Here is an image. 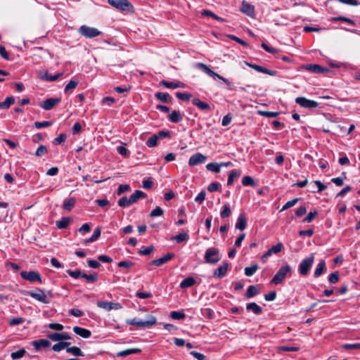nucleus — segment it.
<instances>
[{"label": "nucleus", "mask_w": 360, "mask_h": 360, "mask_svg": "<svg viewBox=\"0 0 360 360\" xmlns=\"http://www.w3.org/2000/svg\"><path fill=\"white\" fill-rule=\"evenodd\" d=\"M26 294L44 304H49L50 302V299L53 297V294L51 290L45 292L41 288H36L34 291H27Z\"/></svg>", "instance_id": "1"}, {"label": "nucleus", "mask_w": 360, "mask_h": 360, "mask_svg": "<svg viewBox=\"0 0 360 360\" xmlns=\"http://www.w3.org/2000/svg\"><path fill=\"white\" fill-rule=\"evenodd\" d=\"M196 67L199 70L206 73L210 77H212L214 79H219L220 80H222L226 84L228 89H232L230 86L231 82L226 78H224V77L219 75L218 73L211 70L210 67L207 66L206 64H204L202 63H196Z\"/></svg>", "instance_id": "2"}, {"label": "nucleus", "mask_w": 360, "mask_h": 360, "mask_svg": "<svg viewBox=\"0 0 360 360\" xmlns=\"http://www.w3.org/2000/svg\"><path fill=\"white\" fill-rule=\"evenodd\" d=\"M157 322V319L153 315H148L146 321H139L136 319H127L126 323L131 326H135L139 328H150Z\"/></svg>", "instance_id": "3"}, {"label": "nucleus", "mask_w": 360, "mask_h": 360, "mask_svg": "<svg viewBox=\"0 0 360 360\" xmlns=\"http://www.w3.org/2000/svg\"><path fill=\"white\" fill-rule=\"evenodd\" d=\"M108 4L120 11L134 12V7L128 0H108Z\"/></svg>", "instance_id": "4"}, {"label": "nucleus", "mask_w": 360, "mask_h": 360, "mask_svg": "<svg viewBox=\"0 0 360 360\" xmlns=\"http://www.w3.org/2000/svg\"><path fill=\"white\" fill-rule=\"evenodd\" d=\"M291 271L292 268L288 264L281 266L271 279V283L275 285L281 283L285 280L287 274L290 273Z\"/></svg>", "instance_id": "5"}, {"label": "nucleus", "mask_w": 360, "mask_h": 360, "mask_svg": "<svg viewBox=\"0 0 360 360\" xmlns=\"http://www.w3.org/2000/svg\"><path fill=\"white\" fill-rule=\"evenodd\" d=\"M205 262L209 264H216L220 260L219 251L216 248L207 249L205 254Z\"/></svg>", "instance_id": "6"}, {"label": "nucleus", "mask_w": 360, "mask_h": 360, "mask_svg": "<svg viewBox=\"0 0 360 360\" xmlns=\"http://www.w3.org/2000/svg\"><path fill=\"white\" fill-rule=\"evenodd\" d=\"M79 33L86 38H94L101 35L102 32L96 28L89 27L87 25H82L78 30Z\"/></svg>", "instance_id": "7"}, {"label": "nucleus", "mask_w": 360, "mask_h": 360, "mask_svg": "<svg viewBox=\"0 0 360 360\" xmlns=\"http://www.w3.org/2000/svg\"><path fill=\"white\" fill-rule=\"evenodd\" d=\"M314 260V254H311L309 257L304 258L299 265V271L302 276L308 274Z\"/></svg>", "instance_id": "8"}, {"label": "nucleus", "mask_w": 360, "mask_h": 360, "mask_svg": "<svg viewBox=\"0 0 360 360\" xmlns=\"http://www.w3.org/2000/svg\"><path fill=\"white\" fill-rule=\"evenodd\" d=\"M20 274V276L22 277V278H23V279H25L26 281H30L31 283H34V282H38L39 283H42L41 276V274L38 271H22Z\"/></svg>", "instance_id": "9"}, {"label": "nucleus", "mask_w": 360, "mask_h": 360, "mask_svg": "<svg viewBox=\"0 0 360 360\" xmlns=\"http://www.w3.org/2000/svg\"><path fill=\"white\" fill-rule=\"evenodd\" d=\"M304 69L308 70L311 72L316 73V74H326L330 72L331 70L328 68H324L318 64H307L304 65Z\"/></svg>", "instance_id": "10"}, {"label": "nucleus", "mask_w": 360, "mask_h": 360, "mask_svg": "<svg viewBox=\"0 0 360 360\" xmlns=\"http://www.w3.org/2000/svg\"><path fill=\"white\" fill-rule=\"evenodd\" d=\"M295 102L301 107L309 109L315 108L319 106V103L316 101L307 99L305 97H297L295 99Z\"/></svg>", "instance_id": "11"}, {"label": "nucleus", "mask_w": 360, "mask_h": 360, "mask_svg": "<svg viewBox=\"0 0 360 360\" xmlns=\"http://www.w3.org/2000/svg\"><path fill=\"white\" fill-rule=\"evenodd\" d=\"M60 98H49L41 103L39 105L45 110H50L60 103Z\"/></svg>", "instance_id": "12"}, {"label": "nucleus", "mask_w": 360, "mask_h": 360, "mask_svg": "<svg viewBox=\"0 0 360 360\" xmlns=\"http://www.w3.org/2000/svg\"><path fill=\"white\" fill-rule=\"evenodd\" d=\"M97 306L107 311L112 309L117 310L122 308V305L118 302H110L107 301H98L97 302Z\"/></svg>", "instance_id": "13"}, {"label": "nucleus", "mask_w": 360, "mask_h": 360, "mask_svg": "<svg viewBox=\"0 0 360 360\" xmlns=\"http://www.w3.org/2000/svg\"><path fill=\"white\" fill-rule=\"evenodd\" d=\"M207 160V157L202 153H197L193 155L188 160V165L191 167L204 163Z\"/></svg>", "instance_id": "14"}, {"label": "nucleus", "mask_w": 360, "mask_h": 360, "mask_svg": "<svg viewBox=\"0 0 360 360\" xmlns=\"http://www.w3.org/2000/svg\"><path fill=\"white\" fill-rule=\"evenodd\" d=\"M244 63L253 68L254 70H255L256 71L259 72H262V73H264V74H267L269 75H271V76H276V71L275 70H269V69H267L266 68H264L261 65H257V64H253V63H250L247 61H244Z\"/></svg>", "instance_id": "15"}, {"label": "nucleus", "mask_w": 360, "mask_h": 360, "mask_svg": "<svg viewBox=\"0 0 360 360\" xmlns=\"http://www.w3.org/2000/svg\"><path fill=\"white\" fill-rule=\"evenodd\" d=\"M174 257V253L168 252L167 254L165 255L163 257H160L159 259L152 260L149 263V264L150 265H154V266H160L167 263V262H169V260H171Z\"/></svg>", "instance_id": "16"}, {"label": "nucleus", "mask_w": 360, "mask_h": 360, "mask_svg": "<svg viewBox=\"0 0 360 360\" xmlns=\"http://www.w3.org/2000/svg\"><path fill=\"white\" fill-rule=\"evenodd\" d=\"M229 264L228 262H224L223 264L214 271L213 276L217 278L224 277L227 273Z\"/></svg>", "instance_id": "17"}, {"label": "nucleus", "mask_w": 360, "mask_h": 360, "mask_svg": "<svg viewBox=\"0 0 360 360\" xmlns=\"http://www.w3.org/2000/svg\"><path fill=\"white\" fill-rule=\"evenodd\" d=\"M48 338L52 341H60L70 340L71 338L66 332L62 333H53L48 335Z\"/></svg>", "instance_id": "18"}, {"label": "nucleus", "mask_w": 360, "mask_h": 360, "mask_svg": "<svg viewBox=\"0 0 360 360\" xmlns=\"http://www.w3.org/2000/svg\"><path fill=\"white\" fill-rule=\"evenodd\" d=\"M192 103L194 105L197 106L201 110H203V111L211 110L210 105L207 103L203 102L198 98H194L192 100Z\"/></svg>", "instance_id": "19"}, {"label": "nucleus", "mask_w": 360, "mask_h": 360, "mask_svg": "<svg viewBox=\"0 0 360 360\" xmlns=\"http://www.w3.org/2000/svg\"><path fill=\"white\" fill-rule=\"evenodd\" d=\"M73 331L78 335L84 338H89L91 335L89 330L79 326L73 327Z\"/></svg>", "instance_id": "20"}, {"label": "nucleus", "mask_w": 360, "mask_h": 360, "mask_svg": "<svg viewBox=\"0 0 360 360\" xmlns=\"http://www.w3.org/2000/svg\"><path fill=\"white\" fill-rule=\"evenodd\" d=\"M168 117L169 121L173 123H179L183 120V114L176 110H172Z\"/></svg>", "instance_id": "21"}, {"label": "nucleus", "mask_w": 360, "mask_h": 360, "mask_svg": "<svg viewBox=\"0 0 360 360\" xmlns=\"http://www.w3.org/2000/svg\"><path fill=\"white\" fill-rule=\"evenodd\" d=\"M240 10L243 13L248 16H252L255 13V7L251 4L246 3L245 1L242 3Z\"/></svg>", "instance_id": "22"}, {"label": "nucleus", "mask_w": 360, "mask_h": 360, "mask_svg": "<svg viewBox=\"0 0 360 360\" xmlns=\"http://www.w3.org/2000/svg\"><path fill=\"white\" fill-rule=\"evenodd\" d=\"M51 345L50 342L45 339H40L32 342V345L36 350H39L41 348H46L49 347Z\"/></svg>", "instance_id": "23"}, {"label": "nucleus", "mask_w": 360, "mask_h": 360, "mask_svg": "<svg viewBox=\"0 0 360 360\" xmlns=\"http://www.w3.org/2000/svg\"><path fill=\"white\" fill-rule=\"evenodd\" d=\"M247 219L245 214H240L238 217L237 222L236 224V229L240 231H243L246 228Z\"/></svg>", "instance_id": "24"}, {"label": "nucleus", "mask_w": 360, "mask_h": 360, "mask_svg": "<svg viewBox=\"0 0 360 360\" xmlns=\"http://www.w3.org/2000/svg\"><path fill=\"white\" fill-rule=\"evenodd\" d=\"M147 197V194L140 190H136L135 192L131 195L129 197L131 205L136 202L141 198H146Z\"/></svg>", "instance_id": "25"}, {"label": "nucleus", "mask_w": 360, "mask_h": 360, "mask_svg": "<svg viewBox=\"0 0 360 360\" xmlns=\"http://www.w3.org/2000/svg\"><path fill=\"white\" fill-rule=\"evenodd\" d=\"M326 271V266L324 260H321L317 264L314 271V277L318 278Z\"/></svg>", "instance_id": "26"}, {"label": "nucleus", "mask_w": 360, "mask_h": 360, "mask_svg": "<svg viewBox=\"0 0 360 360\" xmlns=\"http://www.w3.org/2000/svg\"><path fill=\"white\" fill-rule=\"evenodd\" d=\"M75 203L76 198L75 197H71L64 201L62 207L64 210L70 212L74 207Z\"/></svg>", "instance_id": "27"}, {"label": "nucleus", "mask_w": 360, "mask_h": 360, "mask_svg": "<svg viewBox=\"0 0 360 360\" xmlns=\"http://www.w3.org/2000/svg\"><path fill=\"white\" fill-rule=\"evenodd\" d=\"M246 309L252 311L255 314L259 315L262 313V308L255 302H250L247 304Z\"/></svg>", "instance_id": "28"}, {"label": "nucleus", "mask_w": 360, "mask_h": 360, "mask_svg": "<svg viewBox=\"0 0 360 360\" xmlns=\"http://www.w3.org/2000/svg\"><path fill=\"white\" fill-rule=\"evenodd\" d=\"M141 352V350L139 348L127 349L117 352V356L124 357V356H129L131 354H139Z\"/></svg>", "instance_id": "29"}, {"label": "nucleus", "mask_w": 360, "mask_h": 360, "mask_svg": "<svg viewBox=\"0 0 360 360\" xmlns=\"http://www.w3.org/2000/svg\"><path fill=\"white\" fill-rule=\"evenodd\" d=\"M241 175V171L238 169H233L230 172L228 177L227 185L231 186L233 184L235 179L238 178Z\"/></svg>", "instance_id": "30"}, {"label": "nucleus", "mask_w": 360, "mask_h": 360, "mask_svg": "<svg viewBox=\"0 0 360 360\" xmlns=\"http://www.w3.org/2000/svg\"><path fill=\"white\" fill-rule=\"evenodd\" d=\"M283 248L282 243L279 242L276 245L272 246L266 253L265 256H271L273 254L279 253Z\"/></svg>", "instance_id": "31"}, {"label": "nucleus", "mask_w": 360, "mask_h": 360, "mask_svg": "<svg viewBox=\"0 0 360 360\" xmlns=\"http://www.w3.org/2000/svg\"><path fill=\"white\" fill-rule=\"evenodd\" d=\"M160 84L164 86L165 87L169 88V89H176V88L184 86V84L180 82H168L166 80H162L160 82Z\"/></svg>", "instance_id": "32"}, {"label": "nucleus", "mask_w": 360, "mask_h": 360, "mask_svg": "<svg viewBox=\"0 0 360 360\" xmlns=\"http://www.w3.org/2000/svg\"><path fill=\"white\" fill-rule=\"evenodd\" d=\"M259 290L257 285H250L245 293L246 298H251L259 294Z\"/></svg>", "instance_id": "33"}, {"label": "nucleus", "mask_w": 360, "mask_h": 360, "mask_svg": "<svg viewBox=\"0 0 360 360\" xmlns=\"http://www.w3.org/2000/svg\"><path fill=\"white\" fill-rule=\"evenodd\" d=\"M155 96L156 98L165 103H169L172 100V97L167 93L157 92Z\"/></svg>", "instance_id": "34"}, {"label": "nucleus", "mask_w": 360, "mask_h": 360, "mask_svg": "<svg viewBox=\"0 0 360 360\" xmlns=\"http://www.w3.org/2000/svg\"><path fill=\"white\" fill-rule=\"evenodd\" d=\"M195 283V280L193 277H187L184 280H183L180 283V288H188L189 287L193 286Z\"/></svg>", "instance_id": "35"}, {"label": "nucleus", "mask_w": 360, "mask_h": 360, "mask_svg": "<svg viewBox=\"0 0 360 360\" xmlns=\"http://www.w3.org/2000/svg\"><path fill=\"white\" fill-rule=\"evenodd\" d=\"M242 184L244 186H252V187H255L257 185V182L250 176H244L242 179Z\"/></svg>", "instance_id": "36"}, {"label": "nucleus", "mask_w": 360, "mask_h": 360, "mask_svg": "<svg viewBox=\"0 0 360 360\" xmlns=\"http://www.w3.org/2000/svg\"><path fill=\"white\" fill-rule=\"evenodd\" d=\"M329 21L330 22H339V21H341V22H347L350 25H355V22L350 19V18H348L347 17H344V16H339V17H331L328 19Z\"/></svg>", "instance_id": "37"}, {"label": "nucleus", "mask_w": 360, "mask_h": 360, "mask_svg": "<svg viewBox=\"0 0 360 360\" xmlns=\"http://www.w3.org/2000/svg\"><path fill=\"white\" fill-rule=\"evenodd\" d=\"M15 103L13 96H8L4 102L0 103V108L8 109L10 106Z\"/></svg>", "instance_id": "38"}, {"label": "nucleus", "mask_w": 360, "mask_h": 360, "mask_svg": "<svg viewBox=\"0 0 360 360\" xmlns=\"http://www.w3.org/2000/svg\"><path fill=\"white\" fill-rule=\"evenodd\" d=\"M67 352L72 354L75 356H84V352L80 349V348L72 346L71 347H68Z\"/></svg>", "instance_id": "39"}, {"label": "nucleus", "mask_w": 360, "mask_h": 360, "mask_svg": "<svg viewBox=\"0 0 360 360\" xmlns=\"http://www.w3.org/2000/svg\"><path fill=\"white\" fill-rule=\"evenodd\" d=\"M82 278H84L85 280H86V281L88 283H95V282L97 281V280H98V274L95 273V272H94L91 274H86L83 273L82 275Z\"/></svg>", "instance_id": "40"}, {"label": "nucleus", "mask_w": 360, "mask_h": 360, "mask_svg": "<svg viewBox=\"0 0 360 360\" xmlns=\"http://www.w3.org/2000/svg\"><path fill=\"white\" fill-rule=\"evenodd\" d=\"M70 222L69 217H63L61 220L56 221V226L60 229H64L68 227Z\"/></svg>", "instance_id": "41"}, {"label": "nucleus", "mask_w": 360, "mask_h": 360, "mask_svg": "<svg viewBox=\"0 0 360 360\" xmlns=\"http://www.w3.org/2000/svg\"><path fill=\"white\" fill-rule=\"evenodd\" d=\"M259 266L257 264H254L251 265L250 266H248L245 268V274L247 276H251L257 271L258 269Z\"/></svg>", "instance_id": "42"}, {"label": "nucleus", "mask_w": 360, "mask_h": 360, "mask_svg": "<svg viewBox=\"0 0 360 360\" xmlns=\"http://www.w3.org/2000/svg\"><path fill=\"white\" fill-rule=\"evenodd\" d=\"M220 167L221 164H218L216 162H210L206 165V168L207 170L215 173H219L220 172Z\"/></svg>", "instance_id": "43"}, {"label": "nucleus", "mask_w": 360, "mask_h": 360, "mask_svg": "<svg viewBox=\"0 0 360 360\" xmlns=\"http://www.w3.org/2000/svg\"><path fill=\"white\" fill-rule=\"evenodd\" d=\"M101 232V229L98 227L96 228L94 230L93 235L89 238H88L85 240V243H92V242L96 241L100 237Z\"/></svg>", "instance_id": "44"}, {"label": "nucleus", "mask_w": 360, "mask_h": 360, "mask_svg": "<svg viewBox=\"0 0 360 360\" xmlns=\"http://www.w3.org/2000/svg\"><path fill=\"white\" fill-rule=\"evenodd\" d=\"M118 206L121 207H129L131 205L129 198L127 196L122 197L117 202Z\"/></svg>", "instance_id": "45"}, {"label": "nucleus", "mask_w": 360, "mask_h": 360, "mask_svg": "<svg viewBox=\"0 0 360 360\" xmlns=\"http://www.w3.org/2000/svg\"><path fill=\"white\" fill-rule=\"evenodd\" d=\"M78 84V82L71 80L65 87L64 91L65 94L72 93V90L76 88Z\"/></svg>", "instance_id": "46"}, {"label": "nucleus", "mask_w": 360, "mask_h": 360, "mask_svg": "<svg viewBox=\"0 0 360 360\" xmlns=\"http://www.w3.org/2000/svg\"><path fill=\"white\" fill-rule=\"evenodd\" d=\"M175 95L177 98L184 101H188L192 97V94L186 92H176Z\"/></svg>", "instance_id": "47"}, {"label": "nucleus", "mask_w": 360, "mask_h": 360, "mask_svg": "<svg viewBox=\"0 0 360 360\" xmlns=\"http://www.w3.org/2000/svg\"><path fill=\"white\" fill-rule=\"evenodd\" d=\"M25 353H26V351L25 349H20L16 352H12L11 354V357L13 360L19 359L22 358V356H24Z\"/></svg>", "instance_id": "48"}, {"label": "nucleus", "mask_w": 360, "mask_h": 360, "mask_svg": "<svg viewBox=\"0 0 360 360\" xmlns=\"http://www.w3.org/2000/svg\"><path fill=\"white\" fill-rule=\"evenodd\" d=\"M66 272L69 276H70L71 277H72L75 279L82 278V275L83 274V272L79 269H77L75 271H72L71 269H68L66 271Z\"/></svg>", "instance_id": "49"}, {"label": "nucleus", "mask_w": 360, "mask_h": 360, "mask_svg": "<svg viewBox=\"0 0 360 360\" xmlns=\"http://www.w3.org/2000/svg\"><path fill=\"white\" fill-rule=\"evenodd\" d=\"M202 15H203V16H210L212 18H214V19H215V20H217L218 21H221V22L224 21V20L222 18L217 15L216 14H214V13H212V11H208V10L203 11L202 12Z\"/></svg>", "instance_id": "50"}, {"label": "nucleus", "mask_w": 360, "mask_h": 360, "mask_svg": "<svg viewBox=\"0 0 360 360\" xmlns=\"http://www.w3.org/2000/svg\"><path fill=\"white\" fill-rule=\"evenodd\" d=\"M48 153V149L46 146L40 145L35 152V155L37 157H41Z\"/></svg>", "instance_id": "51"}, {"label": "nucleus", "mask_w": 360, "mask_h": 360, "mask_svg": "<svg viewBox=\"0 0 360 360\" xmlns=\"http://www.w3.org/2000/svg\"><path fill=\"white\" fill-rule=\"evenodd\" d=\"M158 141V136L155 134H154L147 140L146 145L149 148L155 147L157 146Z\"/></svg>", "instance_id": "52"}, {"label": "nucleus", "mask_w": 360, "mask_h": 360, "mask_svg": "<svg viewBox=\"0 0 360 360\" xmlns=\"http://www.w3.org/2000/svg\"><path fill=\"white\" fill-rule=\"evenodd\" d=\"M231 211L228 204L223 206V210L221 211L220 216L221 218H226L231 215Z\"/></svg>", "instance_id": "53"}, {"label": "nucleus", "mask_w": 360, "mask_h": 360, "mask_svg": "<svg viewBox=\"0 0 360 360\" xmlns=\"http://www.w3.org/2000/svg\"><path fill=\"white\" fill-rule=\"evenodd\" d=\"M186 316L183 311H173L170 314V317L175 320H181L184 319Z\"/></svg>", "instance_id": "54"}, {"label": "nucleus", "mask_w": 360, "mask_h": 360, "mask_svg": "<svg viewBox=\"0 0 360 360\" xmlns=\"http://www.w3.org/2000/svg\"><path fill=\"white\" fill-rule=\"evenodd\" d=\"M188 238H189V236L186 233H182L176 235L174 237V239L176 241V243H181L183 241L188 240Z\"/></svg>", "instance_id": "55"}, {"label": "nucleus", "mask_w": 360, "mask_h": 360, "mask_svg": "<svg viewBox=\"0 0 360 360\" xmlns=\"http://www.w3.org/2000/svg\"><path fill=\"white\" fill-rule=\"evenodd\" d=\"M130 191V186L129 184H120L117 190V194L118 195H122L123 193L128 192Z\"/></svg>", "instance_id": "56"}, {"label": "nucleus", "mask_w": 360, "mask_h": 360, "mask_svg": "<svg viewBox=\"0 0 360 360\" xmlns=\"http://www.w3.org/2000/svg\"><path fill=\"white\" fill-rule=\"evenodd\" d=\"M319 213L317 211L310 212L307 216L302 220L303 223H309L311 222L316 216H318Z\"/></svg>", "instance_id": "57"}, {"label": "nucleus", "mask_w": 360, "mask_h": 360, "mask_svg": "<svg viewBox=\"0 0 360 360\" xmlns=\"http://www.w3.org/2000/svg\"><path fill=\"white\" fill-rule=\"evenodd\" d=\"M341 347L345 350L359 349H360V343L343 344L341 345Z\"/></svg>", "instance_id": "58"}, {"label": "nucleus", "mask_w": 360, "mask_h": 360, "mask_svg": "<svg viewBox=\"0 0 360 360\" xmlns=\"http://www.w3.org/2000/svg\"><path fill=\"white\" fill-rule=\"evenodd\" d=\"M67 135L65 134H60L58 136L54 139L53 143L55 145H59L65 142L66 140Z\"/></svg>", "instance_id": "59"}, {"label": "nucleus", "mask_w": 360, "mask_h": 360, "mask_svg": "<svg viewBox=\"0 0 360 360\" xmlns=\"http://www.w3.org/2000/svg\"><path fill=\"white\" fill-rule=\"evenodd\" d=\"M339 276H340L339 272L338 271H336L330 274L329 278H328V281L330 283H336L339 281Z\"/></svg>", "instance_id": "60"}, {"label": "nucleus", "mask_w": 360, "mask_h": 360, "mask_svg": "<svg viewBox=\"0 0 360 360\" xmlns=\"http://www.w3.org/2000/svg\"><path fill=\"white\" fill-rule=\"evenodd\" d=\"M342 175L344 176V177H335V178H333L331 179V181L333 183H334L336 186H341L344 184V182H343V180L344 179H346V174L345 172H343L342 173Z\"/></svg>", "instance_id": "61"}, {"label": "nucleus", "mask_w": 360, "mask_h": 360, "mask_svg": "<svg viewBox=\"0 0 360 360\" xmlns=\"http://www.w3.org/2000/svg\"><path fill=\"white\" fill-rule=\"evenodd\" d=\"M52 122L49 121H44V122H35L34 125L37 129H41L44 127H48L51 126Z\"/></svg>", "instance_id": "62"}, {"label": "nucleus", "mask_w": 360, "mask_h": 360, "mask_svg": "<svg viewBox=\"0 0 360 360\" xmlns=\"http://www.w3.org/2000/svg\"><path fill=\"white\" fill-rule=\"evenodd\" d=\"M299 200L300 198H294L290 201H288L282 207L281 211L285 210L288 208L293 207Z\"/></svg>", "instance_id": "63"}, {"label": "nucleus", "mask_w": 360, "mask_h": 360, "mask_svg": "<svg viewBox=\"0 0 360 360\" xmlns=\"http://www.w3.org/2000/svg\"><path fill=\"white\" fill-rule=\"evenodd\" d=\"M163 214V210L160 207L157 206L150 214V217H155Z\"/></svg>", "instance_id": "64"}]
</instances>
